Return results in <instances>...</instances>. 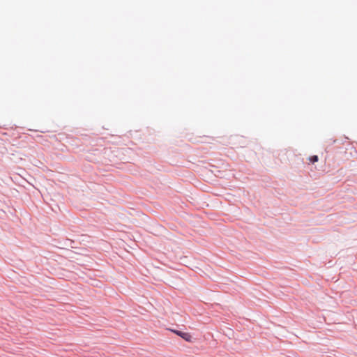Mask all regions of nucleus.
Listing matches in <instances>:
<instances>
[{"instance_id":"nucleus-1","label":"nucleus","mask_w":357,"mask_h":357,"mask_svg":"<svg viewBox=\"0 0 357 357\" xmlns=\"http://www.w3.org/2000/svg\"><path fill=\"white\" fill-rule=\"evenodd\" d=\"M179 336L187 342H192V335L189 333L181 332Z\"/></svg>"},{"instance_id":"nucleus-2","label":"nucleus","mask_w":357,"mask_h":357,"mask_svg":"<svg viewBox=\"0 0 357 357\" xmlns=\"http://www.w3.org/2000/svg\"><path fill=\"white\" fill-rule=\"evenodd\" d=\"M309 160H310L311 162L314 163V162H317V161H318V157H317V155H313V156H312V157H310V158H309Z\"/></svg>"},{"instance_id":"nucleus-3","label":"nucleus","mask_w":357,"mask_h":357,"mask_svg":"<svg viewBox=\"0 0 357 357\" xmlns=\"http://www.w3.org/2000/svg\"><path fill=\"white\" fill-rule=\"evenodd\" d=\"M171 331H172L174 333L176 334L178 336H179V334H181L182 332V331H177V330H171Z\"/></svg>"}]
</instances>
